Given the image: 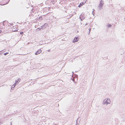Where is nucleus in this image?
Wrapping results in <instances>:
<instances>
[{
  "instance_id": "obj_1",
  "label": "nucleus",
  "mask_w": 125,
  "mask_h": 125,
  "mask_svg": "<svg viewBox=\"0 0 125 125\" xmlns=\"http://www.w3.org/2000/svg\"><path fill=\"white\" fill-rule=\"evenodd\" d=\"M111 102V101L110 100V99L109 100L108 98H106L103 101V104H107H107H110Z\"/></svg>"
},
{
  "instance_id": "obj_2",
  "label": "nucleus",
  "mask_w": 125,
  "mask_h": 125,
  "mask_svg": "<svg viewBox=\"0 0 125 125\" xmlns=\"http://www.w3.org/2000/svg\"><path fill=\"white\" fill-rule=\"evenodd\" d=\"M79 18L80 19L81 21H82L85 19V17L84 16V15L83 14H81L80 15Z\"/></svg>"
},
{
  "instance_id": "obj_3",
  "label": "nucleus",
  "mask_w": 125,
  "mask_h": 125,
  "mask_svg": "<svg viewBox=\"0 0 125 125\" xmlns=\"http://www.w3.org/2000/svg\"><path fill=\"white\" fill-rule=\"evenodd\" d=\"M79 37H75V38H74V39L73 40V42H77L78 41V40L79 39Z\"/></svg>"
},
{
  "instance_id": "obj_4",
  "label": "nucleus",
  "mask_w": 125,
  "mask_h": 125,
  "mask_svg": "<svg viewBox=\"0 0 125 125\" xmlns=\"http://www.w3.org/2000/svg\"><path fill=\"white\" fill-rule=\"evenodd\" d=\"M103 4H99V6H98V7L99 8V10H101V9L103 6Z\"/></svg>"
},
{
  "instance_id": "obj_5",
  "label": "nucleus",
  "mask_w": 125,
  "mask_h": 125,
  "mask_svg": "<svg viewBox=\"0 0 125 125\" xmlns=\"http://www.w3.org/2000/svg\"><path fill=\"white\" fill-rule=\"evenodd\" d=\"M41 50L40 49H39L35 53V54L36 55H37L40 53L41 52Z\"/></svg>"
},
{
  "instance_id": "obj_6",
  "label": "nucleus",
  "mask_w": 125,
  "mask_h": 125,
  "mask_svg": "<svg viewBox=\"0 0 125 125\" xmlns=\"http://www.w3.org/2000/svg\"><path fill=\"white\" fill-rule=\"evenodd\" d=\"M84 4V3L83 2H81L80 4L78 5V7H81Z\"/></svg>"
},
{
  "instance_id": "obj_7",
  "label": "nucleus",
  "mask_w": 125,
  "mask_h": 125,
  "mask_svg": "<svg viewBox=\"0 0 125 125\" xmlns=\"http://www.w3.org/2000/svg\"><path fill=\"white\" fill-rule=\"evenodd\" d=\"M100 3L103 5L104 4V1L103 0H101L100 1Z\"/></svg>"
},
{
  "instance_id": "obj_8",
  "label": "nucleus",
  "mask_w": 125,
  "mask_h": 125,
  "mask_svg": "<svg viewBox=\"0 0 125 125\" xmlns=\"http://www.w3.org/2000/svg\"><path fill=\"white\" fill-rule=\"evenodd\" d=\"M39 20H42V18L41 16H40L39 18Z\"/></svg>"
},
{
  "instance_id": "obj_9",
  "label": "nucleus",
  "mask_w": 125,
  "mask_h": 125,
  "mask_svg": "<svg viewBox=\"0 0 125 125\" xmlns=\"http://www.w3.org/2000/svg\"><path fill=\"white\" fill-rule=\"evenodd\" d=\"M93 11L92 12V14L94 16V14H95V13L94 12V11H95V10L94 9H93Z\"/></svg>"
},
{
  "instance_id": "obj_10",
  "label": "nucleus",
  "mask_w": 125,
  "mask_h": 125,
  "mask_svg": "<svg viewBox=\"0 0 125 125\" xmlns=\"http://www.w3.org/2000/svg\"><path fill=\"white\" fill-rule=\"evenodd\" d=\"M108 27H112V25L111 24L108 25H107Z\"/></svg>"
},
{
  "instance_id": "obj_11",
  "label": "nucleus",
  "mask_w": 125,
  "mask_h": 125,
  "mask_svg": "<svg viewBox=\"0 0 125 125\" xmlns=\"http://www.w3.org/2000/svg\"><path fill=\"white\" fill-rule=\"evenodd\" d=\"M18 82V81H16L15 82V85H16V84H18L19 83Z\"/></svg>"
},
{
  "instance_id": "obj_12",
  "label": "nucleus",
  "mask_w": 125,
  "mask_h": 125,
  "mask_svg": "<svg viewBox=\"0 0 125 125\" xmlns=\"http://www.w3.org/2000/svg\"><path fill=\"white\" fill-rule=\"evenodd\" d=\"M15 85H15V83L14 84H13L12 86V87L11 88V89H12V88H14V87L15 86Z\"/></svg>"
},
{
  "instance_id": "obj_13",
  "label": "nucleus",
  "mask_w": 125,
  "mask_h": 125,
  "mask_svg": "<svg viewBox=\"0 0 125 125\" xmlns=\"http://www.w3.org/2000/svg\"><path fill=\"white\" fill-rule=\"evenodd\" d=\"M8 53V52H6V53H4V55H7V54Z\"/></svg>"
},
{
  "instance_id": "obj_14",
  "label": "nucleus",
  "mask_w": 125,
  "mask_h": 125,
  "mask_svg": "<svg viewBox=\"0 0 125 125\" xmlns=\"http://www.w3.org/2000/svg\"><path fill=\"white\" fill-rule=\"evenodd\" d=\"M23 34V32H20V34L22 35Z\"/></svg>"
},
{
  "instance_id": "obj_15",
  "label": "nucleus",
  "mask_w": 125,
  "mask_h": 125,
  "mask_svg": "<svg viewBox=\"0 0 125 125\" xmlns=\"http://www.w3.org/2000/svg\"><path fill=\"white\" fill-rule=\"evenodd\" d=\"M91 30V29H90V28L89 29V32L88 33V34H90Z\"/></svg>"
},
{
  "instance_id": "obj_16",
  "label": "nucleus",
  "mask_w": 125,
  "mask_h": 125,
  "mask_svg": "<svg viewBox=\"0 0 125 125\" xmlns=\"http://www.w3.org/2000/svg\"><path fill=\"white\" fill-rule=\"evenodd\" d=\"M20 80H21L20 79H18L17 80V81H18L20 82Z\"/></svg>"
},
{
  "instance_id": "obj_17",
  "label": "nucleus",
  "mask_w": 125,
  "mask_h": 125,
  "mask_svg": "<svg viewBox=\"0 0 125 125\" xmlns=\"http://www.w3.org/2000/svg\"><path fill=\"white\" fill-rule=\"evenodd\" d=\"M88 24V23H86L85 24V25H87Z\"/></svg>"
},
{
  "instance_id": "obj_18",
  "label": "nucleus",
  "mask_w": 125,
  "mask_h": 125,
  "mask_svg": "<svg viewBox=\"0 0 125 125\" xmlns=\"http://www.w3.org/2000/svg\"><path fill=\"white\" fill-rule=\"evenodd\" d=\"M13 30L14 31H17V30L16 29L15 30Z\"/></svg>"
},
{
  "instance_id": "obj_19",
  "label": "nucleus",
  "mask_w": 125,
  "mask_h": 125,
  "mask_svg": "<svg viewBox=\"0 0 125 125\" xmlns=\"http://www.w3.org/2000/svg\"><path fill=\"white\" fill-rule=\"evenodd\" d=\"M2 122H0V125L1 124H2Z\"/></svg>"
},
{
  "instance_id": "obj_20",
  "label": "nucleus",
  "mask_w": 125,
  "mask_h": 125,
  "mask_svg": "<svg viewBox=\"0 0 125 125\" xmlns=\"http://www.w3.org/2000/svg\"><path fill=\"white\" fill-rule=\"evenodd\" d=\"M10 25H13V23H12L11 24H10Z\"/></svg>"
},
{
  "instance_id": "obj_21",
  "label": "nucleus",
  "mask_w": 125,
  "mask_h": 125,
  "mask_svg": "<svg viewBox=\"0 0 125 125\" xmlns=\"http://www.w3.org/2000/svg\"><path fill=\"white\" fill-rule=\"evenodd\" d=\"M48 52H50V50H48Z\"/></svg>"
},
{
  "instance_id": "obj_22",
  "label": "nucleus",
  "mask_w": 125,
  "mask_h": 125,
  "mask_svg": "<svg viewBox=\"0 0 125 125\" xmlns=\"http://www.w3.org/2000/svg\"><path fill=\"white\" fill-rule=\"evenodd\" d=\"M1 31L0 30V33H1Z\"/></svg>"
},
{
  "instance_id": "obj_23",
  "label": "nucleus",
  "mask_w": 125,
  "mask_h": 125,
  "mask_svg": "<svg viewBox=\"0 0 125 125\" xmlns=\"http://www.w3.org/2000/svg\"><path fill=\"white\" fill-rule=\"evenodd\" d=\"M4 21H3V23H4Z\"/></svg>"
},
{
  "instance_id": "obj_24",
  "label": "nucleus",
  "mask_w": 125,
  "mask_h": 125,
  "mask_svg": "<svg viewBox=\"0 0 125 125\" xmlns=\"http://www.w3.org/2000/svg\"><path fill=\"white\" fill-rule=\"evenodd\" d=\"M14 27H14V26H13V28H14Z\"/></svg>"
},
{
  "instance_id": "obj_25",
  "label": "nucleus",
  "mask_w": 125,
  "mask_h": 125,
  "mask_svg": "<svg viewBox=\"0 0 125 125\" xmlns=\"http://www.w3.org/2000/svg\"><path fill=\"white\" fill-rule=\"evenodd\" d=\"M72 73H73V72H72Z\"/></svg>"
},
{
  "instance_id": "obj_26",
  "label": "nucleus",
  "mask_w": 125,
  "mask_h": 125,
  "mask_svg": "<svg viewBox=\"0 0 125 125\" xmlns=\"http://www.w3.org/2000/svg\"><path fill=\"white\" fill-rule=\"evenodd\" d=\"M124 19H125V18H124Z\"/></svg>"
}]
</instances>
